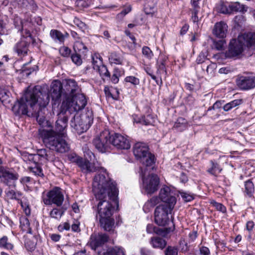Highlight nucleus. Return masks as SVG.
Returning a JSON list of instances; mask_svg holds the SVG:
<instances>
[{
    "mask_svg": "<svg viewBox=\"0 0 255 255\" xmlns=\"http://www.w3.org/2000/svg\"><path fill=\"white\" fill-rule=\"evenodd\" d=\"M93 191L98 203L93 208L96 219L99 221L100 227L107 232H113L115 220L113 217L115 206L110 200L119 206L117 199L118 189L115 182L110 178L108 173L102 169L100 173L96 175L93 182Z\"/></svg>",
    "mask_w": 255,
    "mask_h": 255,
    "instance_id": "obj_1",
    "label": "nucleus"
},
{
    "mask_svg": "<svg viewBox=\"0 0 255 255\" xmlns=\"http://www.w3.org/2000/svg\"><path fill=\"white\" fill-rule=\"evenodd\" d=\"M67 125V117L60 114L55 123V130L52 128L39 130V135L47 148L61 153L69 150V144L65 139L67 136L66 128Z\"/></svg>",
    "mask_w": 255,
    "mask_h": 255,
    "instance_id": "obj_2",
    "label": "nucleus"
},
{
    "mask_svg": "<svg viewBox=\"0 0 255 255\" xmlns=\"http://www.w3.org/2000/svg\"><path fill=\"white\" fill-rule=\"evenodd\" d=\"M49 103V96L41 92V87L36 86L32 91L26 92L19 100H17L12 107V111L16 116L26 115L30 117L32 113L28 110V106L32 110L36 106L40 109L44 108Z\"/></svg>",
    "mask_w": 255,
    "mask_h": 255,
    "instance_id": "obj_3",
    "label": "nucleus"
},
{
    "mask_svg": "<svg viewBox=\"0 0 255 255\" xmlns=\"http://www.w3.org/2000/svg\"><path fill=\"white\" fill-rule=\"evenodd\" d=\"M135 158L145 166H151L155 163L154 154L148 152V146L144 143H136L133 147Z\"/></svg>",
    "mask_w": 255,
    "mask_h": 255,
    "instance_id": "obj_4",
    "label": "nucleus"
},
{
    "mask_svg": "<svg viewBox=\"0 0 255 255\" xmlns=\"http://www.w3.org/2000/svg\"><path fill=\"white\" fill-rule=\"evenodd\" d=\"M87 103L85 96L83 94L77 93L74 96L67 97L66 99L63 101L62 107L70 112H78L84 109Z\"/></svg>",
    "mask_w": 255,
    "mask_h": 255,
    "instance_id": "obj_5",
    "label": "nucleus"
},
{
    "mask_svg": "<svg viewBox=\"0 0 255 255\" xmlns=\"http://www.w3.org/2000/svg\"><path fill=\"white\" fill-rule=\"evenodd\" d=\"M93 115L91 110H88L87 112L80 117H74L75 122L71 121V126L78 133L81 134L86 132L93 123Z\"/></svg>",
    "mask_w": 255,
    "mask_h": 255,
    "instance_id": "obj_6",
    "label": "nucleus"
},
{
    "mask_svg": "<svg viewBox=\"0 0 255 255\" xmlns=\"http://www.w3.org/2000/svg\"><path fill=\"white\" fill-rule=\"evenodd\" d=\"M173 208L168 207L167 205H159L157 206L154 211V222L159 226L166 227L172 225L173 230L174 225L173 222L170 219L169 214Z\"/></svg>",
    "mask_w": 255,
    "mask_h": 255,
    "instance_id": "obj_7",
    "label": "nucleus"
},
{
    "mask_svg": "<svg viewBox=\"0 0 255 255\" xmlns=\"http://www.w3.org/2000/svg\"><path fill=\"white\" fill-rule=\"evenodd\" d=\"M92 143L100 152H110L111 149V132L107 130L102 131L93 139Z\"/></svg>",
    "mask_w": 255,
    "mask_h": 255,
    "instance_id": "obj_8",
    "label": "nucleus"
},
{
    "mask_svg": "<svg viewBox=\"0 0 255 255\" xmlns=\"http://www.w3.org/2000/svg\"><path fill=\"white\" fill-rule=\"evenodd\" d=\"M50 153V151L45 148H41L37 149L36 153L34 154L24 153L23 156L32 163L44 164L48 161L53 160L54 156L51 155Z\"/></svg>",
    "mask_w": 255,
    "mask_h": 255,
    "instance_id": "obj_9",
    "label": "nucleus"
},
{
    "mask_svg": "<svg viewBox=\"0 0 255 255\" xmlns=\"http://www.w3.org/2000/svg\"><path fill=\"white\" fill-rule=\"evenodd\" d=\"M19 175L12 168L6 166H0V181L7 187H15V181Z\"/></svg>",
    "mask_w": 255,
    "mask_h": 255,
    "instance_id": "obj_10",
    "label": "nucleus"
},
{
    "mask_svg": "<svg viewBox=\"0 0 255 255\" xmlns=\"http://www.w3.org/2000/svg\"><path fill=\"white\" fill-rule=\"evenodd\" d=\"M64 195L61 189L58 187H55L48 191L46 197H43V203L46 205L55 204L57 207H60L64 201Z\"/></svg>",
    "mask_w": 255,
    "mask_h": 255,
    "instance_id": "obj_11",
    "label": "nucleus"
},
{
    "mask_svg": "<svg viewBox=\"0 0 255 255\" xmlns=\"http://www.w3.org/2000/svg\"><path fill=\"white\" fill-rule=\"evenodd\" d=\"M143 187L148 194L157 191L160 183L159 178L155 174H151L147 178H142Z\"/></svg>",
    "mask_w": 255,
    "mask_h": 255,
    "instance_id": "obj_12",
    "label": "nucleus"
},
{
    "mask_svg": "<svg viewBox=\"0 0 255 255\" xmlns=\"http://www.w3.org/2000/svg\"><path fill=\"white\" fill-rule=\"evenodd\" d=\"M244 50V47L238 38H233L230 40L228 46V49L226 51L225 57L228 58H232L237 57L241 55Z\"/></svg>",
    "mask_w": 255,
    "mask_h": 255,
    "instance_id": "obj_13",
    "label": "nucleus"
},
{
    "mask_svg": "<svg viewBox=\"0 0 255 255\" xmlns=\"http://www.w3.org/2000/svg\"><path fill=\"white\" fill-rule=\"evenodd\" d=\"M159 198L161 201L165 203L164 205H167L168 207L174 208L176 203L175 194L166 186H164L160 189Z\"/></svg>",
    "mask_w": 255,
    "mask_h": 255,
    "instance_id": "obj_14",
    "label": "nucleus"
},
{
    "mask_svg": "<svg viewBox=\"0 0 255 255\" xmlns=\"http://www.w3.org/2000/svg\"><path fill=\"white\" fill-rule=\"evenodd\" d=\"M111 146L113 145L119 149H128L130 147L129 139L127 136L120 133H111Z\"/></svg>",
    "mask_w": 255,
    "mask_h": 255,
    "instance_id": "obj_15",
    "label": "nucleus"
},
{
    "mask_svg": "<svg viewBox=\"0 0 255 255\" xmlns=\"http://www.w3.org/2000/svg\"><path fill=\"white\" fill-rule=\"evenodd\" d=\"M238 87L243 91H248L255 88V76H240L236 80Z\"/></svg>",
    "mask_w": 255,
    "mask_h": 255,
    "instance_id": "obj_16",
    "label": "nucleus"
},
{
    "mask_svg": "<svg viewBox=\"0 0 255 255\" xmlns=\"http://www.w3.org/2000/svg\"><path fill=\"white\" fill-rule=\"evenodd\" d=\"M41 92L43 94L46 93L48 95L49 100H50V96L52 100L55 101L59 100L62 95L64 96L62 84L58 80H54L52 82L50 90L48 93L46 92L43 93L41 91Z\"/></svg>",
    "mask_w": 255,
    "mask_h": 255,
    "instance_id": "obj_17",
    "label": "nucleus"
},
{
    "mask_svg": "<svg viewBox=\"0 0 255 255\" xmlns=\"http://www.w3.org/2000/svg\"><path fill=\"white\" fill-rule=\"evenodd\" d=\"M109 236L106 234H99L94 237H91L90 245L92 250L97 251L105 250L103 248L104 245L108 241Z\"/></svg>",
    "mask_w": 255,
    "mask_h": 255,
    "instance_id": "obj_18",
    "label": "nucleus"
},
{
    "mask_svg": "<svg viewBox=\"0 0 255 255\" xmlns=\"http://www.w3.org/2000/svg\"><path fill=\"white\" fill-rule=\"evenodd\" d=\"M37 106L38 107V111L32 112L30 117L36 118L37 122L41 128L39 129V130L42 129H49L50 128H52L51 123L46 120L45 117L43 115V111H45L46 106L42 108L41 109H40L39 106Z\"/></svg>",
    "mask_w": 255,
    "mask_h": 255,
    "instance_id": "obj_19",
    "label": "nucleus"
},
{
    "mask_svg": "<svg viewBox=\"0 0 255 255\" xmlns=\"http://www.w3.org/2000/svg\"><path fill=\"white\" fill-rule=\"evenodd\" d=\"M244 47L254 49L255 47V32H248L238 36Z\"/></svg>",
    "mask_w": 255,
    "mask_h": 255,
    "instance_id": "obj_20",
    "label": "nucleus"
},
{
    "mask_svg": "<svg viewBox=\"0 0 255 255\" xmlns=\"http://www.w3.org/2000/svg\"><path fill=\"white\" fill-rule=\"evenodd\" d=\"M78 86L75 80H65V84L63 89L65 100L66 99L67 97H71V96H74L75 94L78 93Z\"/></svg>",
    "mask_w": 255,
    "mask_h": 255,
    "instance_id": "obj_21",
    "label": "nucleus"
},
{
    "mask_svg": "<svg viewBox=\"0 0 255 255\" xmlns=\"http://www.w3.org/2000/svg\"><path fill=\"white\" fill-rule=\"evenodd\" d=\"M15 187H7L5 190L6 197L10 200H14L20 204L22 202L24 198H27L23 195V193L20 191L16 190Z\"/></svg>",
    "mask_w": 255,
    "mask_h": 255,
    "instance_id": "obj_22",
    "label": "nucleus"
},
{
    "mask_svg": "<svg viewBox=\"0 0 255 255\" xmlns=\"http://www.w3.org/2000/svg\"><path fill=\"white\" fill-rule=\"evenodd\" d=\"M29 43L30 41H27L23 39H21L14 46V51L19 56H24L27 54Z\"/></svg>",
    "mask_w": 255,
    "mask_h": 255,
    "instance_id": "obj_23",
    "label": "nucleus"
},
{
    "mask_svg": "<svg viewBox=\"0 0 255 255\" xmlns=\"http://www.w3.org/2000/svg\"><path fill=\"white\" fill-rule=\"evenodd\" d=\"M171 231H172V229L171 227L162 229L156 227L152 224H148L146 226V232L148 234L155 233L157 235L165 236Z\"/></svg>",
    "mask_w": 255,
    "mask_h": 255,
    "instance_id": "obj_24",
    "label": "nucleus"
},
{
    "mask_svg": "<svg viewBox=\"0 0 255 255\" xmlns=\"http://www.w3.org/2000/svg\"><path fill=\"white\" fill-rule=\"evenodd\" d=\"M227 29V24L223 21H221L215 24L213 32L216 37L224 38L226 37Z\"/></svg>",
    "mask_w": 255,
    "mask_h": 255,
    "instance_id": "obj_25",
    "label": "nucleus"
},
{
    "mask_svg": "<svg viewBox=\"0 0 255 255\" xmlns=\"http://www.w3.org/2000/svg\"><path fill=\"white\" fill-rule=\"evenodd\" d=\"M149 243L153 249L161 250L164 249L167 245L166 241L164 239L158 236L151 237L149 239Z\"/></svg>",
    "mask_w": 255,
    "mask_h": 255,
    "instance_id": "obj_26",
    "label": "nucleus"
},
{
    "mask_svg": "<svg viewBox=\"0 0 255 255\" xmlns=\"http://www.w3.org/2000/svg\"><path fill=\"white\" fill-rule=\"evenodd\" d=\"M76 163L83 172H90L95 170L94 165L90 161L84 160L82 157L76 158Z\"/></svg>",
    "mask_w": 255,
    "mask_h": 255,
    "instance_id": "obj_27",
    "label": "nucleus"
},
{
    "mask_svg": "<svg viewBox=\"0 0 255 255\" xmlns=\"http://www.w3.org/2000/svg\"><path fill=\"white\" fill-rule=\"evenodd\" d=\"M50 35L55 42H59L61 44L64 43L65 38L69 37V34L67 32H65L63 34L60 31L57 29L51 30Z\"/></svg>",
    "mask_w": 255,
    "mask_h": 255,
    "instance_id": "obj_28",
    "label": "nucleus"
},
{
    "mask_svg": "<svg viewBox=\"0 0 255 255\" xmlns=\"http://www.w3.org/2000/svg\"><path fill=\"white\" fill-rule=\"evenodd\" d=\"M98 255H126L124 249L121 247H115L106 250L98 251Z\"/></svg>",
    "mask_w": 255,
    "mask_h": 255,
    "instance_id": "obj_29",
    "label": "nucleus"
},
{
    "mask_svg": "<svg viewBox=\"0 0 255 255\" xmlns=\"http://www.w3.org/2000/svg\"><path fill=\"white\" fill-rule=\"evenodd\" d=\"M244 195L246 197L252 198L255 192V186L252 179L244 182V188L243 189Z\"/></svg>",
    "mask_w": 255,
    "mask_h": 255,
    "instance_id": "obj_30",
    "label": "nucleus"
},
{
    "mask_svg": "<svg viewBox=\"0 0 255 255\" xmlns=\"http://www.w3.org/2000/svg\"><path fill=\"white\" fill-rule=\"evenodd\" d=\"M109 61L111 65H122L124 58L120 53L113 51L109 53Z\"/></svg>",
    "mask_w": 255,
    "mask_h": 255,
    "instance_id": "obj_31",
    "label": "nucleus"
},
{
    "mask_svg": "<svg viewBox=\"0 0 255 255\" xmlns=\"http://www.w3.org/2000/svg\"><path fill=\"white\" fill-rule=\"evenodd\" d=\"M96 70L98 71L102 79L104 81H110V72L109 71L107 66L104 64L101 66H95Z\"/></svg>",
    "mask_w": 255,
    "mask_h": 255,
    "instance_id": "obj_32",
    "label": "nucleus"
},
{
    "mask_svg": "<svg viewBox=\"0 0 255 255\" xmlns=\"http://www.w3.org/2000/svg\"><path fill=\"white\" fill-rule=\"evenodd\" d=\"M187 121L182 117L178 118L174 123L173 128L177 131L182 132L187 128Z\"/></svg>",
    "mask_w": 255,
    "mask_h": 255,
    "instance_id": "obj_33",
    "label": "nucleus"
},
{
    "mask_svg": "<svg viewBox=\"0 0 255 255\" xmlns=\"http://www.w3.org/2000/svg\"><path fill=\"white\" fill-rule=\"evenodd\" d=\"M20 227L23 232L30 234H33L34 232L30 226V222L27 218L21 217L19 218Z\"/></svg>",
    "mask_w": 255,
    "mask_h": 255,
    "instance_id": "obj_34",
    "label": "nucleus"
},
{
    "mask_svg": "<svg viewBox=\"0 0 255 255\" xmlns=\"http://www.w3.org/2000/svg\"><path fill=\"white\" fill-rule=\"evenodd\" d=\"M210 163L211 167L207 170V172L215 177H217L222 171V168L217 162L213 160H211Z\"/></svg>",
    "mask_w": 255,
    "mask_h": 255,
    "instance_id": "obj_35",
    "label": "nucleus"
},
{
    "mask_svg": "<svg viewBox=\"0 0 255 255\" xmlns=\"http://www.w3.org/2000/svg\"><path fill=\"white\" fill-rule=\"evenodd\" d=\"M0 248L12 251L14 249V245L6 236H3L0 238Z\"/></svg>",
    "mask_w": 255,
    "mask_h": 255,
    "instance_id": "obj_36",
    "label": "nucleus"
},
{
    "mask_svg": "<svg viewBox=\"0 0 255 255\" xmlns=\"http://www.w3.org/2000/svg\"><path fill=\"white\" fill-rule=\"evenodd\" d=\"M200 10L201 7H191L189 8V12L191 14V20L197 25L201 19V17L199 16Z\"/></svg>",
    "mask_w": 255,
    "mask_h": 255,
    "instance_id": "obj_37",
    "label": "nucleus"
},
{
    "mask_svg": "<svg viewBox=\"0 0 255 255\" xmlns=\"http://www.w3.org/2000/svg\"><path fill=\"white\" fill-rule=\"evenodd\" d=\"M33 165L32 166H29L28 167V170L29 171L32 172L34 175L37 177H43L44 175L43 172L42 168L41 167V165L43 164H41L40 163H33Z\"/></svg>",
    "mask_w": 255,
    "mask_h": 255,
    "instance_id": "obj_38",
    "label": "nucleus"
},
{
    "mask_svg": "<svg viewBox=\"0 0 255 255\" xmlns=\"http://www.w3.org/2000/svg\"><path fill=\"white\" fill-rule=\"evenodd\" d=\"M243 103V100L242 99H235L231 102L224 104L223 106V109L225 112H229L233 109L238 107L242 105Z\"/></svg>",
    "mask_w": 255,
    "mask_h": 255,
    "instance_id": "obj_39",
    "label": "nucleus"
},
{
    "mask_svg": "<svg viewBox=\"0 0 255 255\" xmlns=\"http://www.w3.org/2000/svg\"><path fill=\"white\" fill-rule=\"evenodd\" d=\"M136 122L145 126L153 125L155 123V117L152 115L148 114L142 116Z\"/></svg>",
    "mask_w": 255,
    "mask_h": 255,
    "instance_id": "obj_40",
    "label": "nucleus"
},
{
    "mask_svg": "<svg viewBox=\"0 0 255 255\" xmlns=\"http://www.w3.org/2000/svg\"><path fill=\"white\" fill-rule=\"evenodd\" d=\"M155 0H145L144 4V11L146 14H152L155 10Z\"/></svg>",
    "mask_w": 255,
    "mask_h": 255,
    "instance_id": "obj_41",
    "label": "nucleus"
},
{
    "mask_svg": "<svg viewBox=\"0 0 255 255\" xmlns=\"http://www.w3.org/2000/svg\"><path fill=\"white\" fill-rule=\"evenodd\" d=\"M30 62L26 63L23 65L21 69L20 70L21 73L28 76L31 74L33 72L38 70V67L36 65L33 66H29Z\"/></svg>",
    "mask_w": 255,
    "mask_h": 255,
    "instance_id": "obj_42",
    "label": "nucleus"
},
{
    "mask_svg": "<svg viewBox=\"0 0 255 255\" xmlns=\"http://www.w3.org/2000/svg\"><path fill=\"white\" fill-rule=\"evenodd\" d=\"M65 211L63 208H54L49 213L50 218L55 219L59 221L64 215Z\"/></svg>",
    "mask_w": 255,
    "mask_h": 255,
    "instance_id": "obj_43",
    "label": "nucleus"
},
{
    "mask_svg": "<svg viewBox=\"0 0 255 255\" xmlns=\"http://www.w3.org/2000/svg\"><path fill=\"white\" fill-rule=\"evenodd\" d=\"M231 13L234 11H240L245 12L247 11V7L241 4L239 2H229Z\"/></svg>",
    "mask_w": 255,
    "mask_h": 255,
    "instance_id": "obj_44",
    "label": "nucleus"
},
{
    "mask_svg": "<svg viewBox=\"0 0 255 255\" xmlns=\"http://www.w3.org/2000/svg\"><path fill=\"white\" fill-rule=\"evenodd\" d=\"M22 6L34 12L37 9V6L34 0H23Z\"/></svg>",
    "mask_w": 255,
    "mask_h": 255,
    "instance_id": "obj_45",
    "label": "nucleus"
},
{
    "mask_svg": "<svg viewBox=\"0 0 255 255\" xmlns=\"http://www.w3.org/2000/svg\"><path fill=\"white\" fill-rule=\"evenodd\" d=\"M95 0H77L75 2L76 6L80 9L87 8L90 7Z\"/></svg>",
    "mask_w": 255,
    "mask_h": 255,
    "instance_id": "obj_46",
    "label": "nucleus"
},
{
    "mask_svg": "<svg viewBox=\"0 0 255 255\" xmlns=\"http://www.w3.org/2000/svg\"><path fill=\"white\" fill-rule=\"evenodd\" d=\"M218 12L223 14H230L231 9L229 2H221L218 7Z\"/></svg>",
    "mask_w": 255,
    "mask_h": 255,
    "instance_id": "obj_47",
    "label": "nucleus"
},
{
    "mask_svg": "<svg viewBox=\"0 0 255 255\" xmlns=\"http://www.w3.org/2000/svg\"><path fill=\"white\" fill-rule=\"evenodd\" d=\"M74 49L75 52L71 55V59L75 64L77 66H80L82 64L81 56L77 52L75 46H74Z\"/></svg>",
    "mask_w": 255,
    "mask_h": 255,
    "instance_id": "obj_48",
    "label": "nucleus"
},
{
    "mask_svg": "<svg viewBox=\"0 0 255 255\" xmlns=\"http://www.w3.org/2000/svg\"><path fill=\"white\" fill-rule=\"evenodd\" d=\"M125 83H129L132 86L136 88L140 83V80L138 78L133 76H127L124 79Z\"/></svg>",
    "mask_w": 255,
    "mask_h": 255,
    "instance_id": "obj_49",
    "label": "nucleus"
},
{
    "mask_svg": "<svg viewBox=\"0 0 255 255\" xmlns=\"http://www.w3.org/2000/svg\"><path fill=\"white\" fill-rule=\"evenodd\" d=\"M20 205L26 215H30L31 213V210L27 198H24L22 200V202H21Z\"/></svg>",
    "mask_w": 255,
    "mask_h": 255,
    "instance_id": "obj_50",
    "label": "nucleus"
},
{
    "mask_svg": "<svg viewBox=\"0 0 255 255\" xmlns=\"http://www.w3.org/2000/svg\"><path fill=\"white\" fill-rule=\"evenodd\" d=\"M226 41L223 38L219 40H214L213 44L214 48L218 50H222L225 47Z\"/></svg>",
    "mask_w": 255,
    "mask_h": 255,
    "instance_id": "obj_51",
    "label": "nucleus"
},
{
    "mask_svg": "<svg viewBox=\"0 0 255 255\" xmlns=\"http://www.w3.org/2000/svg\"><path fill=\"white\" fill-rule=\"evenodd\" d=\"M178 249L175 246H168L164 251L165 255H178Z\"/></svg>",
    "mask_w": 255,
    "mask_h": 255,
    "instance_id": "obj_52",
    "label": "nucleus"
},
{
    "mask_svg": "<svg viewBox=\"0 0 255 255\" xmlns=\"http://www.w3.org/2000/svg\"><path fill=\"white\" fill-rule=\"evenodd\" d=\"M60 55L64 57H69L71 56V50L67 46H62L59 49Z\"/></svg>",
    "mask_w": 255,
    "mask_h": 255,
    "instance_id": "obj_53",
    "label": "nucleus"
},
{
    "mask_svg": "<svg viewBox=\"0 0 255 255\" xmlns=\"http://www.w3.org/2000/svg\"><path fill=\"white\" fill-rule=\"evenodd\" d=\"M180 194L183 200L186 202H190L194 199V195L188 192H180Z\"/></svg>",
    "mask_w": 255,
    "mask_h": 255,
    "instance_id": "obj_54",
    "label": "nucleus"
},
{
    "mask_svg": "<svg viewBox=\"0 0 255 255\" xmlns=\"http://www.w3.org/2000/svg\"><path fill=\"white\" fill-rule=\"evenodd\" d=\"M224 101H216L212 106L209 107L207 111V113H209L212 110H215L223 108Z\"/></svg>",
    "mask_w": 255,
    "mask_h": 255,
    "instance_id": "obj_55",
    "label": "nucleus"
},
{
    "mask_svg": "<svg viewBox=\"0 0 255 255\" xmlns=\"http://www.w3.org/2000/svg\"><path fill=\"white\" fill-rule=\"evenodd\" d=\"M143 55L147 59H150L153 56V54L151 49L147 46H143L142 49Z\"/></svg>",
    "mask_w": 255,
    "mask_h": 255,
    "instance_id": "obj_56",
    "label": "nucleus"
},
{
    "mask_svg": "<svg viewBox=\"0 0 255 255\" xmlns=\"http://www.w3.org/2000/svg\"><path fill=\"white\" fill-rule=\"evenodd\" d=\"M161 71H163L165 75H167V71L165 64V60L164 59L162 60L160 64L158 65L157 70L156 71L157 74H160Z\"/></svg>",
    "mask_w": 255,
    "mask_h": 255,
    "instance_id": "obj_57",
    "label": "nucleus"
},
{
    "mask_svg": "<svg viewBox=\"0 0 255 255\" xmlns=\"http://www.w3.org/2000/svg\"><path fill=\"white\" fill-rule=\"evenodd\" d=\"M13 24L18 31H19L22 27H24L22 19L18 16H16L14 18Z\"/></svg>",
    "mask_w": 255,
    "mask_h": 255,
    "instance_id": "obj_58",
    "label": "nucleus"
},
{
    "mask_svg": "<svg viewBox=\"0 0 255 255\" xmlns=\"http://www.w3.org/2000/svg\"><path fill=\"white\" fill-rule=\"evenodd\" d=\"M84 156L85 158H86V160L91 161H94V160L95 159V156L94 154L89 149H86L84 151Z\"/></svg>",
    "mask_w": 255,
    "mask_h": 255,
    "instance_id": "obj_59",
    "label": "nucleus"
},
{
    "mask_svg": "<svg viewBox=\"0 0 255 255\" xmlns=\"http://www.w3.org/2000/svg\"><path fill=\"white\" fill-rule=\"evenodd\" d=\"M74 24L76 25L80 29L83 31L85 28L86 25L82 22L79 18L75 17L73 20Z\"/></svg>",
    "mask_w": 255,
    "mask_h": 255,
    "instance_id": "obj_60",
    "label": "nucleus"
},
{
    "mask_svg": "<svg viewBox=\"0 0 255 255\" xmlns=\"http://www.w3.org/2000/svg\"><path fill=\"white\" fill-rule=\"evenodd\" d=\"M20 32L21 35L23 38L27 39L28 38H30V39H32V35L30 30L24 28L23 27L21 28V29L19 31Z\"/></svg>",
    "mask_w": 255,
    "mask_h": 255,
    "instance_id": "obj_61",
    "label": "nucleus"
},
{
    "mask_svg": "<svg viewBox=\"0 0 255 255\" xmlns=\"http://www.w3.org/2000/svg\"><path fill=\"white\" fill-rule=\"evenodd\" d=\"M104 92L106 97L108 98H112L114 100H118V95L116 96L114 95L111 92L110 88L108 86H105L104 87Z\"/></svg>",
    "mask_w": 255,
    "mask_h": 255,
    "instance_id": "obj_62",
    "label": "nucleus"
},
{
    "mask_svg": "<svg viewBox=\"0 0 255 255\" xmlns=\"http://www.w3.org/2000/svg\"><path fill=\"white\" fill-rule=\"evenodd\" d=\"M207 59L206 52L202 51L200 53L196 59V62L198 64H202Z\"/></svg>",
    "mask_w": 255,
    "mask_h": 255,
    "instance_id": "obj_63",
    "label": "nucleus"
},
{
    "mask_svg": "<svg viewBox=\"0 0 255 255\" xmlns=\"http://www.w3.org/2000/svg\"><path fill=\"white\" fill-rule=\"evenodd\" d=\"M140 255H154L153 252L147 248L142 247L140 249Z\"/></svg>",
    "mask_w": 255,
    "mask_h": 255,
    "instance_id": "obj_64",
    "label": "nucleus"
}]
</instances>
